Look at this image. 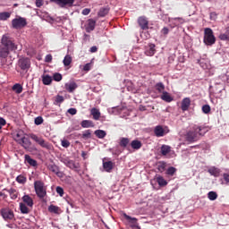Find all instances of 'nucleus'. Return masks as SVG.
I'll return each mask as SVG.
<instances>
[{"label": "nucleus", "instance_id": "36", "mask_svg": "<svg viewBox=\"0 0 229 229\" xmlns=\"http://www.w3.org/2000/svg\"><path fill=\"white\" fill-rule=\"evenodd\" d=\"M20 210L21 214H30V210L24 203H20Z\"/></svg>", "mask_w": 229, "mask_h": 229}, {"label": "nucleus", "instance_id": "12", "mask_svg": "<svg viewBox=\"0 0 229 229\" xmlns=\"http://www.w3.org/2000/svg\"><path fill=\"white\" fill-rule=\"evenodd\" d=\"M62 162L70 169H78L79 164L75 163L73 160H70L69 158H64L62 160Z\"/></svg>", "mask_w": 229, "mask_h": 229}, {"label": "nucleus", "instance_id": "35", "mask_svg": "<svg viewBox=\"0 0 229 229\" xmlns=\"http://www.w3.org/2000/svg\"><path fill=\"white\" fill-rule=\"evenodd\" d=\"M130 144V139L129 138H121L119 145L122 148H126Z\"/></svg>", "mask_w": 229, "mask_h": 229}, {"label": "nucleus", "instance_id": "26", "mask_svg": "<svg viewBox=\"0 0 229 229\" xmlns=\"http://www.w3.org/2000/svg\"><path fill=\"white\" fill-rule=\"evenodd\" d=\"M81 126L83 129H89V128H93L94 127V123L91 120H83L81 123Z\"/></svg>", "mask_w": 229, "mask_h": 229}, {"label": "nucleus", "instance_id": "18", "mask_svg": "<svg viewBox=\"0 0 229 229\" xmlns=\"http://www.w3.org/2000/svg\"><path fill=\"white\" fill-rule=\"evenodd\" d=\"M77 88L78 84L75 81H72L70 83L65 84V89L70 93L74 92Z\"/></svg>", "mask_w": 229, "mask_h": 229}, {"label": "nucleus", "instance_id": "33", "mask_svg": "<svg viewBox=\"0 0 229 229\" xmlns=\"http://www.w3.org/2000/svg\"><path fill=\"white\" fill-rule=\"evenodd\" d=\"M157 182L160 187H165L167 185V182L161 175L157 176Z\"/></svg>", "mask_w": 229, "mask_h": 229}, {"label": "nucleus", "instance_id": "53", "mask_svg": "<svg viewBox=\"0 0 229 229\" xmlns=\"http://www.w3.org/2000/svg\"><path fill=\"white\" fill-rule=\"evenodd\" d=\"M62 146L64 148H69V146H71V142H69V140H62Z\"/></svg>", "mask_w": 229, "mask_h": 229}, {"label": "nucleus", "instance_id": "6", "mask_svg": "<svg viewBox=\"0 0 229 229\" xmlns=\"http://www.w3.org/2000/svg\"><path fill=\"white\" fill-rule=\"evenodd\" d=\"M17 67L22 72L27 73L31 68V60L30 57H20L17 62Z\"/></svg>", "mask_w": 229, "mask_h": 229}, {"label": "nucleus", "instance_id": "40", "mask_svg": "<svg viewBox=\"0 0 229 229\" xmlns=\"http://www.w3.org/2000/svg\"><path fill=\"white\" fill-rule=\"evenodd\" d=\"M171 151V148L167 145H163L161 148V153L163 156H166Z\"/></svg>", "mask_w": 229, "mask_h": 229}, {"label": "nucleus", "instance_id": "7", "mask_svg": "<svg viewBox=\"0 0 229 229\" xmlns=\"http://www.w3.org/2000/svg\"><path fill=\"white\" fill-rule=\"evenodd\" d=\"M19 144H21V147L24 148L29 152L38 151V148L35 146L32 145V142L30 140V138L22 137L20 140Z\"/></svg>", "mask_w": 229, "mask_h": 229}, {"label": "nucleus", "instance_id": "39", "mask_svg": "<svg viewBox=\"0 0 229 229\" xmlns=\"http://www.w3.org/2000/svg\"><path fill=\"white\" fill-rule=\"evenodd\" d=\"M63 63L65 67L71 65V64L72 63V57H71V55H65Z\"/></svg>", "mask_w": 229, "mask_h": 229}, {"label": "nucleus", "instance_id": "45", "mask_svg": "<svg viewBox=\"0 0 229 229\" xmlns=\"http://www.w3.org/2000/svg\"><path fill=\"white\" fill-rule=\"evenodd\" d=\"M157 169L160 173L165 172V163H164V161H160L157 165Z\"/></svg>", "mask_w": 229, "mask_h": 229}, {"label": "nucleus", "instance_id": "31", "mask_svg": "<svg viewBox=\"0 0 229 229\" xmlns=\"http://www.w3.org/2000/svg\"><path fill=\"white\" fill-rule=\"evenodd\" d=\"M12 89L16 94H21L23 91V86L20 83L14 84Z\"/></svg>", "mask_w": 229, "mask_h": 229}, {"label": "nucleus", "instance_id": "63", "mask_svg": "<svg viewBox=\"0 0 229 229\" xmlns=\"http://www.w3.org/2000/svg\"><path fill=\"white\" fill-rule=\"evenodd\" d=\"M68 204L71 205L72 208H73V203L70 202L69 200H67Z\"/></svg>", "mask_w": 229, "mask_h": 229}, {"label": "nucleus", "instance_id": "3", "mask_svg": "<svg viewBox=\"0 0 229 229\" xmlns=\"http://www.w3.org/2000/svg\"><path fill=\"white\" fill-rule=\"evenodd\" d=\"M29 137L30 139L33 140L36 143H38L39 147L46 148L48 151H51L54 149V146L50 142L45 140L42 137H38L34 133H30Z\"/></svg>", "mask_w": 229, "mask_h": 229}, {"label": "nucleus", "instance_id": "9", "mask_svg": "<svg viewBox=\"0 0 229 229\" xmlns=\"http://www.w3.org/2000/svg\"><path fill=\"white\" fill-rule=\"evenodd\" d=\"M1 216L6 222L13 221L15 218V215H13V211L9 208H3L1 210Z\"/></svg>", "mask_w": 229, "mask_h": 229}, {"label": "nucleus", "instance_id": "62", "mask_svg": "<svg viewBox=\"0 0 229 229\" xmlns=\"http://www.w3.org/2000/svg\"><path fill=\"white\" fill-rule=\"evenodd\" d=\"M0 197H3V199H6L7 195L4 193L3 191H0Z\"/></svg>", "mask_w": 229, "mask_h": 229}, {"label": "nucleus", "instance_id": "42", "mask_svg": "<svg viewBox=\"0 0 229 229\" xmlns=\"http://www.w3.org/2000/svg\"><path fill=\"white\" fill-rule=\"evenodd\" d=\"M156 89L159 92V93H162L164 92L165 90V85L163 82H158L156 84L155 86Z\"/></svg>", "mask_w": 229, "mask_h": 229}, {"label": "nucleus", "instance_id": "16", "mask_svg": "<svg viewBox=\"0 0 229 229\" xmlns=\"http://www.w3.org/2000/svg\"><path fill=\"white\" fill-rule=\"evenodd\" d=\"M6 191V192H9L10 194V198L12 199H17V198L19 197V191H17V190L13 189V188H11V189H6L4 188L3 190V191Z\"/></svg>", "mask_w": 229, "mask_h": 229}, {"label": "nucleus", "instance_id": "29", "mask_svg": "<svg viewBox=\"0 0 229 229\" xmlns=\"http://www.w3.org/2000/svg\"><path fill=\"white\" fill-rule=\"evenodd\" d=\"M131 147L133 148V149H136V150H139L140 148H142V143L140 140H134L131 142Z\"/></svg>", "mask_w": 229, "mask_h": 229}, {"label": "nucleus", "instance_id": "10", "mask_svg": "<svg viewBox=\"0 0 229 229\" xmlns=\"http://www.w3.org/2000/svg\"><path fill=\"white\" fill-rule=\"evenodd\" d=\"M52 3L56 4L61 8L73 7L75 0H50Z\"/></svg>", "mask_w": 229, "mask_h": 229}, {"label": "nucleus", "instance_id": "37", "mask_svg": "<svg viewBox=\"0 0 229 229\" xmlns=\"http://www.w3.org/2000/svg\"><path fill=\"white\" fill-rule=\"evenodd\" d=\"M95 135H97L98 139H105L106 132L104 130H97L95 131Z\"/></svg>", "mask_w": 229, "mask_h": 229}, {"label": "nucleus", "instance_id": "34", "mask_svg": "<svg viewBox=\"0 0 229 229\" xmlns=\"http://www.w3.org/2000/svg\"><path fill=\"white\" fill-rule=\"evenodd\" d=\"M16 182L23 185L27 182V177L23 174H20L16 177Z\"/></svg>", "mask_w": 229, "mask_h": 229}, {"label": "nucleus", "instance_id": "50", "mask_svg": "<svg viewBox=\"0 0 229 229\" xmlns=\"http://www.w3.org/2000/svg\"><path fill=\"white\" fill-rule=\"evenodd\" d=\"M68 114H70L71 115H76L78 113V110L75 107H70V109H68Z\"/></svg>", "mask_w": 229, "mask_h": 229}, {"label": "nucleus", "instance_id": "61", "mask_svg": "<svg viewBox=\"0 0 229 229\" xmlns=\"http://www.w3.org/2000/svg\"><path fill=\"white\" fill-rule=\"evenodd\" d=\"M96 52H98V47H90V53H96Z\"/></svg>", "mask_w": 229, "mask_h": 229}, {"label": "nucleus", "instance_id": "28", "mask_svg": "<svg viewBox=\"0 0 229 229\" xmlns=\"http://www.w3.org/2000/svg\"><path fill=\"white\" fill-rule=\"evenodd\" d=\"M161 99L166 103H170L174 100V98L171 97V95L166 91L163 92V94L161 96Z\"/></svg>", "mask_w": 229, "mask_h": 229}, {"label": "nucleus", "instance_id": "19", "mask_svg": "<svg viewBox=\"0 0 229 229\" xmlns=\"http://www.w3.org/2000/svg\"><path fill=\"white\" fill-rule=\"evenodd\" d=\"M90 114L92 115L95 121H98L101 117V113L99 109H97V107H92V109H90Z\"/></svg>", "mask_w": 229, "mask_h": 229}, {"label": "nucleus", "instance_id": "44", "mask_svg": "<svg viewBox=\"0 0 229 229\" xmlns=\"http://www.w3.org/2000/svg\"><path fill=\"white\" fill-rule=\"evenodd\" d=\"M124 218L128 220L131 224H136L138 222V218H133L132 216H130V215H123Z\"/></svg>", "mask_w": 229, "mask_h": 229}, {"label": "nucleus", "instance_id": "32", "mask_svg": "<svg viewBox=\"0 0 229 229\" xmlns=\"http://www.w3.org/2000/svg\"><path fill=\"white\" fill-rule=\"evenodd\" d=\"M52 81H53L52 77L49 76L48 74L43 75L42 77L43 85H51Z\"/></svg>", "mask_w": 229, "mask_h": 229}, {"label": "nucleus", "instance_id": "5", "mask_svg": "<svg viewBox=\"0 0 229 229\" xmlns=\"http://www.w3.org/2000/svg\"><path fill=\"white\" fill-rule=\"evenodd\" d=\"M34 191L39 199H44L47 196V187L42 181L34 182Z\"/></svg>", "mask_w": 229, "mask_h": 229}, {"label": "nucleus", "instance_id": "1", "mask_svg": "<svg viewBox=\"0 0 229 229\" xmlns=\"http://www.w3.org/2000/svg\"><path fill=\"white\" fill-rule=\"evenodd\" d=\"M17 50V45L13 38L9 37L7 34L2 37L0 41V61L1 65L4 66L7 64V57L10 55V52Z\"/></svg>", "mask_w": 229, "mask_h": 229}, {"label": "nucleus", "instance_id": "47", "mask_svg": "<svg viewBox=\"0 0 229 229\" xmlns=\"http://www.w3.org/2000/svg\"><path fill=\"white\" fill-rule=\"evenodd\" d=\"M43 123H44V119H43L42 116H37V117L34 119V123H35V125H37V126L41 125Z\"/></svg>", "mask_w": 229, "mask_h": 229}, {"label": "nucleus", "instance_id": "43", "mask_svg": "<svg viewBox=\"0 0 229 229\" xmlns=\"http://www.w3.org/2000/svg\"><path fill=\"white\" fill-rule=\"evenodd\" d=\"M218 195L216 191H209L208 192V199L210 200H216L217 199Z\"/></svg>", "mask_w": 229, "mask_h": 229}, {"label": "nucleus", "instance_id": "60", "mask_svg": "<svg viewBox=\"0 0 229 229\" xmlns=\"http://www.w3.org/2000/svg\"><path fill=\"white\" fill-rule=\"evenodd\" d=\"M169 32V30L168 28L165 27L163 30H162V33L165 34V35H167Z\"/></svg>", "mask_w": 229, "mask_h": 229}, {"label": "nucleus", "instance_id": "2", "mask_svg": "<svg viewBox=\"0 0 229 229\" xmlns=\"http://www.w3.org/2000/svg\"><path fill=\"white\" fill-rule=\"evenodd\" d=\"M208 131V130L207 127L195 124L192 126L191 130L186 133L185 139L189 142H195L199 139V137H203V135Z\"/></svg>", "mask_w": 229, "mask_h": 229}, {"label": "nucleus", "instance_id": "30", "mask_svg": "<svg viewBox=\"0 0 229 229\" xmlns=\"http://www.w3.org/2000/svg\"><path fill=\"white\" fill-rule=\"evenodd\" d=\"M219 38L223 41H228L229 42V27L225 29V32L221 33L219 35Z\"/></svg>", "mask_w": 229, "mask_h": 229}, {"label": "nucleus", "instance_id": "55", "mask_svg": "<svg viewBox=\"0 0 229 229\" xmlns=\"http://www.w3.org/2000/svg\"><path fill=\"white\" fill-rule=\"evenodd\" d=\"M91 10L89 8H84L81 12V14L87 16L90 13Z\"/></svg>", "mask_w": 229, "mask_h": 229}, {"label": "nucleus", "instance_id": "59", "mask_svg": "<svg viewBox=\"0 0 229 229\" xmlns=\"http://www.w3.org/2000/svg\"><path fill=\"white\" fill-rule=\"evenodd\" d=\"M5 124H6V121L3 117H0V125L3 127Z\"/></svg>", "mask_w": 229, "mask_h": 229}, {"label": "nucleus", "instance_id": "57", "mask_svg": "<svg viewBox=\"0 0 229 229\" xmlns=\"http://www.w3.org/2000/svg\"><path fill=\"white\" fill-rule=\"evenodd\" d=\"M223 177H224V180H225V184H229V174L225 173V174H223Z\"/></svg>", "mask_w": 229, "mask_h": 229}, {"label": "nucleus", "instance_id": "48", "mask_svg": "<svg viewBox=\"0 0 229 229\" xmlns=\"http://www.w3.org/2000/svg\"><path fill=\"white\" fill-rule=\"evenodd\" d=\"M201 111H202L203 114H208L211 111V107L208 105H204L201 107Z\"/></svg>", "mask_w": 229, "mask_h": 229}, {"label": "nucleus", "instance_id": "11", "mask_svg": "<svg viewBox=\"0 0 229 229\" xmlns=\"http://www.w3.org/2000/svg\"><path fill=\"white\" fill-rule=\"evenodd\" d=\"M138 24L140 30H148V21L146 16H140L138 18Z\"/></svg>", "mask_w": 229, "mask_h": 229}, {"label": "nucleus", "instance_id": "24", "mask_svg": "<svg viewBox=\"0 0 229 229\" xmlns=\"http://www.w3.org/2000/svg\"><path fill=\"white\" fill-rule=\"evenodd\" d=\"M22 201L24 202V204H26L28 207H30V208H32L34 205V201L32 198L30 197V195H24L22 197Z\"/></svg>", "mask_w": 229, "mask_h": 229}, {"label": "nucleus", "instance_id": "13", "mask_svg": "<svg viewBox=\"0 0 229 229\" xmlns=\"http://www.w3.org/2000/svg\"><path fill=\"white\" fill-rule=\"evenodd\" d=\"M191 100L190 98H185L182 99V103H181V109L183 112H187L189 110V108L191 107Z\"/></svg>", "mask_w": 229, "mask_h": 229}, {"label": "nucleus", "instance_id": "4", "mask_svg": "<svg viewBox=\"0 0 229 229\" xmlns=\"http://www.w3.org/2000/svg\"><path fill=\"white\" fill-rule=\"evenodd\" d=\"M216 41L214 31L210 28L204 29L203 43L206 46H213Z\"/></svg>", "mask_w": 229, "mask_h": 229}, {"label": "nucleus", "instance_id": "15", "mask_svg": "<svg viewBox=\"0 0 229 229\" xmlns=\"http://www.w3.org/2000/svg\"><path fill=\"white\" fill-rule=\"evenodd\" d=\"M96 24H97V21L93 20V19H89L88 20V24L85 28L87 32H91L94 31L95 28H96Z\"/></svg>", "mask_w": 229, "mask_h": 229}, {"label": "nucleus", "instance_id": "14", "mask_svg": "<svg viewBox=\"0 0 229 229\" xmlns=\"http://www.w3.org/2000/svg\"><path fill=\"white\" fill-rule=\"evenodd\" d=\"M48 169L54 173L55 174H56L57 177L59 178H63L64 176V173L60 171L59 167L57 166V165H49Z\"/></svg>", "mask_w": 229, "mask_h": 229}, {"label": "nucleus", "instance_id": "49", "mask_svg": "<svg viewBox=\"0 0 229 229\" xmlns=\"http://www.w3.org/2000/svg\"><path fill=\"white\" fill-rule=\"evenodd\" d=\"M53 78L55 81H61L63 79V76L61 73L56 72L54 74Z\"/></svg>", "mask_w": 229, "mask_h": 229}, {"label": "nucleus", "instance_id": "22", "mask_svg": "<svg viewBox=\"0 0 229 229\" xmlns=\"http://www.w3.org/2000/svg\"><path fill=\"white\" fill-rule=\"evenodd\" d=\"M81 139L83 140H87L89 139H92V131L91 130H86L82 132V134H79Z\"/></svg>", "mask_w": 229, "mask_h": 229}, {"label": "nucleus", "instance_id": "54", "mask_svg": "<svg viewBox=\"0 0 229 229\" xmlns=\"http://www.w3.org/2000/svg\"><path fill=\"white\" fill-rule=\"evenodd\" d=\"M35 4L38 8H40L44 4V0H36Z\"/></svg>", "mask_w": 229, "mask_h": 229}, {"label": "nucleus", "instance_id": "25", "mask_svg": "<svg viewBox=\"0 0 229 229\" xmlns=\"http://www.w3.org/2000/svg\"><path fill=\"white\" fill-rule=\"evenodd\" d=\"M103 167L107 173H111L114 168V163L112 161H104Z\"/></svg>", "mask_w": 229, "mask_h": 229}, {"label": "nucleus", "instance_id": "51", "mask_svg": "<svg viewBox=\"0 0 229 229\" xmlns=\"http://www.w3.org/2000/svg\"><path fill=\"white\" fill-rule=\"evenodd\" d=\"M64 101V97L59 96V95L56 96V98H55V102H56L57 104H61V103H63Z\"/></svg>", "mask_w": 229, "mask_h": 229}, {"label": "nucleus", "instance_id": "41", "mask_svg": "<svg viewBox=\"0 0 229 229\" xmlns=\"http://www.w3.org/2000/svg\"><path fill=\"white\" fill-rule=\"evenodd\" d=\"M48 210L50 213H54V214H59L61 209L60 208L56 207V206H54V205H51L49 208H48Z\"/></svg>", "mask_w": 229, "mask_h": 229}, {"label": "nucleus", "instance_id": "64", "mask_svg": "<svg viewBox=\"0 0 229 229\" xmlns=\"http://www.w3.org/2000/svg\"><path fill=\"white\" fill-rule=\"evenodd\" d=\"M145 110H146L145 107H141V108H140V111H145Z\"/></svg>", "mask_w": 229, "mask_h": 229}, {"label": "nucleus", "instance_id": "8", "mask_svg": "<svg viewBox=\"0 0 229 229\" xmlns=\"http://www.w3.org/2000/svg\"><path fill=\"white\" fill-rule=\"evenodd\" d=\"M27 25V19L23 17L15 18L12 21V26L14 30H22Z\"/></svg>", "mask_w": 229, "mask_h": 229}, {"label": "nucleus", "instance_id": "21", "mask_svg": "<svg viewBox=\"0 0 229 229\" xmlns=\"http://www.w3.org/2000/svg\"><path fill=\"white\" fill-rule=\"evenodd\" d=\"M156 46L154 44L148 45V47L145 50V55L147 56H153L156 53Z\"/></svg>", "mask_w": 229, "mask_h": 229}, {"label": "nucleus", "instance_id": "23", "mask_svg": "<svg viewBox=\"0 0 229 229\" xmlns=\"http://www.w3.org/2000/svg\"><path fill=\"white\" fill-rule=\"evenodd\" d=\"M110 8L108 6L101 7L100 10H98V17L104 18L109 13Z\"/></svg>", "mask_w": 229, "mask_h": 229}, {"label": "nucleus", "instance_id": "20", "mask_svg": "<svg viewBox=\"0 0 229 229\" xmlns=\"http://www.w3.org/2000/svg\"><path fill=\"white\" fill-rule=\"evenodd\" d=\"M154 135H156L157 137H164L165 130L161 125H157L156 126V128H154Z\"/></svg>", "mask_w": 229, "mask_h": 229}, {"label": "nucleus", "instance_id": "17", "mask_svg": "<svg viewBox=\"0 0 229 229\" xmlns=\"http://www.w3.org/2000/svg\"><path fill=\"white\" fill-rule=\"evenodd\" d=\"M24 160H25V163H27L28 165H30L32 167H37L38 166V161L35 160V159H32L30 155H25L24 156Z\"/></svg>", "mask_w": 229, "mask_h": 229}, {"label": "nucleus", "instance_id": "52", "mask_svg": "<svg viewBox=\"0 0 229 229\" xmlns=\"http://www.w3.org/2000/svg\"><path fill=\"white\" fill-rule=\"evenodd\" d=\"M56 192L57 194H59L61 197H63V195L64 194V189L60 186L56 187Z\"/></svg>", "mask_w": 229, "mask_h": 229}, {"label": "nucleus", "instance_id": "38", "mask_svg": "<svg viewBox=\"0 0 229 229\" xmlns=\"http://www.w3.org/2000/svg\"><path fill=\"white\" fill-rule=\"evenodd\" d=\"M10 16H11V13L9 12L0 13V21H5L10 18Z\"/></svg>", "mask_w": 229, "mask_h": 229}, {"label": "nucleus", "instance_id": "27", "mask_svg": "<svg viewBox=\"0 0 229 229\" xmlns=\"http://www.w3.org/2000/svg\"><path fill=\"white\" fill-rule=\"evenodd\" d=\"M208 173H209L214 177H219L220 169L213 166V167H210L209 169H208Z\"/></svg>", "mask_w": 229, "mask_h": 229}, {"label": "nucleus", "instance_id": "46", "mask_svg": "<svg viewBox=\"0 0 229 229\" xmlns=\"http://www.w3.org/2000/svg\"><path fill=\"white\" fill-rule=\"evenodd\" d=\"M175 173H176V168L174 166H170L166 170V174L170 176H173Z\"/></svg>", "mask_w": 229, "mask_h": 229}, {"label": "nucleus", "instance_id": "56", "mask_svg": "<svg viewBox=\"0 0 229 229\" xmlns=\"http://www.w3.org/2000/svg\"><path fill=\"white\" fill-rule=\"evenodd\" d=\"M91 69V64L89 63L86 64L84 66H83V71L84 72H89Z\"/></svg>", "mask_w": 229, "mask_h": 229}, {"label": "nucleus", "instance_id": "58", "mask_svg": "<svg viewBox=\"0 0 229 229\" xmlns=\"http://www.w3.org/2000/svg\"><path fill=\"white\" fill-rule=\"evenodd\" d=\"M52 59H53V57H52L51 54H48L46 56L45 61H46V63L50 64V63H52Z\"/></svg>", "mask_w": 229, "mask_h": 229}]
</instances>
